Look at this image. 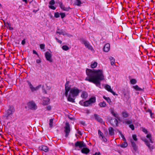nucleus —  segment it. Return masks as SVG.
Returning a JSON list of instances; mask_svg holds the SVG:
<instances>
[{"instance_id": "16", "label": "nucleus", "mask_w": 155, "mask_h": 155, "mask_svg": "<svg viewBox=\"0 0 155 155\" xmlns=\"http://www.w3.org/2000/svg\"><path fill=\"white\" fill-rule=\"evenodd\" d=\"M14 111V108L12 107H10L8 110L7 112V117L10 115L12 114Z\"/></svg>"}, {"instance_id": "1", "label": "nucleus", "mask_w": 155, "mask_h": 155, "mask_svg": "<svg viewBox=\"0 0 155 155\" xmlns=\"http://www.w3.org/2000/svg\"><path fill=\"white\" fill-rule=\"evenodd\" d=\"M86 74L88 77L85 78V80L93 83L97 86L100 87L101 81L104 79L102 70L87 69Z\"/></svg>"}, {"instance_id": "20", "label": "nucleus", "mask_w": 155, "mask_h": 155, "mask_svg": "<svg viewBox=\"0 0 155 155\" xmlns=\"http://www.w3.org/2000/svg\"><path fill=\"white\" fill-rule=\"evenodd\" d=\"M122 115L123 118H127L129 116V114L126 110H124L122 112Z\"/></svg>"}, {"instance_id": "37", "label": "nucleus", "mask_w": 155, "mask_h": 155, "mask_svg": "<svg viewBox=\"0 0 155 155\" xmlns=\"http://www.w3.org/2000/svg\"><path fill=\"white\" fill-rule=\"evenodd\" d=\"M119 133H120V135L121 137L123 138V141H126V139H125V137H124V135L122 134L121 132H119Z\"/></svg>"}, {"instance_id": "44", "label": "nucleus", "mask_w": 155, "mask_h": 155, "mask_svg": "<svg viewBox=\"0 0 155 155\" xmlns=\"http://www.w3.org/2000/svg\"><path fill=\"white\" fill-rule=\"evenodd\" d=\"M56 33L59 34V35H65L63 32L62 31L60 32L58 31H56Z\"/></svg>"}, {"instance_id": "14", "label": "nucleus", "mask_w": 155, "mask_h": 155, "mask_svg": "<svg viewBox=\"0 0 155 155\" xmlns=\"http://www.w3.org/2000/svg\"><path fill=\"white\" fill-rule=\"evenodd\" d=\"M105 88L108 91L112 93L113 95H117L116 93L114 92L113 90L111 88V87L109 85L107 84L105 86Z\"/></svg>"}, {"instance_id": "26", "label": "nucleus", "mask_w": 155, "mask_h": 155, "mask_svg": "<svg viewBox=\"0 0 155 155\" xmlns=\"http://www.w3.org/2000/svg\"><path fill=\"white\" fill-rule=\"evenodd\" d=\"M88 96V94L86 92L83 91L82 92L81 95V97L85 99Z\"/></svg>"}, {"instance_id": "7", "label": "nucleus", "mask_w": 155, "mask_h": 155, "mask_svg": "<svg viewBox=\"0 0 155 155\" xmlns=\"http://www.w3.org/2000/svg\"><path fill=\"white\" fill-rule=\"evenodd\" d=\"M75 147H78L80 148H82L86 147V145L83 141H78L75 143Z\"/></svg>"}, {"instance_id": "42", "label": "nucleus", "mask_w": 155, "mask_h": 155, "mask_svg": "<svg viewBox=\"0 0 155 155\" xmlns=\"http://www.w3.org/2000/svg\"><path fill=\"white\" fill-rule=\"evenodd\" d=\"M70 9H71V8L69 7L68 8H66L64 7V9H63L62 10H63L64 11H68Z\"/></svg>"}, {"instance_id": "60", "label": "nucleus", "mask_w": 155, "mask_h": 155, "mask_svg": "<svg viewBox=\"0 0 155 155\" xmlns=\"http://www.w3.org/2000/svg\"><path fill=\"white\" fill-rule=\"evenodd\" d=\"M86 113L87 114H89L90 113V111L88 110H86Z\"/></svg>"}, {"instance_id": "21", "label": "nucleus", "mask_w": 155, "mask_h": 155, "mask_svg": "<svg viewBox=\"0 0 155 155\" xmlns=\"http://www.w3.org/2000/svg\"><path fill=\"white\" fill-rule=\"evenodd\" d=\"M4 24L5 26H7V27L10 30H13L14 29L13 28L11 27V25L10 23H8V22H4Z\"/></svg>"}, {"instance_id": "13", "label": "nucleus", "mask_w": 155, "mask_h": 155, "mask_svg": "<svg viewBox=\"0 0 155 155\" xmlns=\"http://www.w3.org/2000/svg\"><path fill=\"white\" fill-rule=\"evenodd\" d=\"M83 43L84 44L85 46L88 49L92 51L93 50L92 46L90 44L89 42L86 41L84 40L83 41Z\"/></svg>"}, {"instance_id": "25", "label": "nucleus", "mask_w": 155, "mask_h": 155, "mask_svg": "<svg viewBox=\"0 0 155 155\" xmlns=\"http://www.w3.org/2000/svg\"><path fill=\"white\" fill-rule=\"evenodd\" d=\"M133 88H134L136 91H144V88L142 89L139 87L137 85H136L135 86H133Z\"/></svg>"}, {"instance_id": "27", "label": "nucleus", "mask_w": 155, "mask_h": 155, "mask_svg": "<svg viewBox=\"0 0 155 155\" xmlns=\"http://www.w3.org/2000/svg\"><path fill=\"white\" fill-rule=\"evenodd\" d=\"M103 98L105 99L110 104H111V101L110 98L109 97H106L105 96L103 97Z\"/></svg>"}, {"instance_id": "56", "label": "nucleus", "mask_w": 155, "mask_h": 155, "mask_svg": "<svg viewBox=\"0 0 155 155\" xmlns=\"http://www.w3.org/2000/svg\"><path fill=\"white\" fill-rule=\"evenodd\" d=\"M36 62L38 63H40L41 62V61L40 59H37L36 60Z\"/></svg>"}, {"instance_id": "48", "label": "nucleus", "mask_w": 155, "mask_h": 155, "mask_svg": "<svg viewBox=\"0 0 155 155\" xmlns=\"http://www.w3.org/2000/svg\"><path fill=\"white\" fill-rule=\"evenodd\" d=\"M130 127L132 129V130H134V127L133 124H131L129 125Z\"/></svg>"}, {"instance_id": "61", "label": "nucleus", "mask_w": 155, "mask_h": 155, "mask_svg": "<svg viewBox=\"0 0 155 155\" xmlns=\"http://www.w3.org/2000/svg\"><path fill=\"white\" fill-rule=\"evenodd\" d=\"M22 1L25 2L26 4H27L28 3V2L27 0H22Z\"/></svg>"}, {"instance_id": "34", "label": "nucleus", "mask_w": 155, "mask_h": 155, "mask_svg": "<svg viewBox=\"0 0 155 155\" xmlns=\"http://www.w3.org/2000/svg\"><path fill=\"white\" fill-rule=\"evenodd\" d=\"M62 48L65 51H67L69 49V47L67 45H64L62 47Z\"/></svg>"}, {"instance_id": "54", "label": "nucleus", "mask_w": 155, "mask_h": 155, "mask_svg": "<svg viewBox=\"0 0 155 155\" xmlns=\"http://www.w3.org/2000/svg\"><path fill=\"white\" fill-rule=\"evenodd\" d=\"M25 39L21 41V44L23 45L25 44Z\"/></svg>"}, {"instance_id": "62", "label": "nucleus", "mask_w": 155, "mask_h": 155, "mask_svg": "<svg viewBox=\"0 0 155 155\" xmlns=\"http://www.w3.org/2000/svg\"><path fill=\"white\" fill-rule=\"evenodd\" d=\"M78 133L80 135H82V133L81 131H78Z\"/></svg>"}, {"instance_id": "15", "label": "nucleus", "mask_w": 155, "mask_h": 155, "mask_svg": "<svg viewBox=\"0 0 155 155\" xmlns=\"http://www.w3.org/2000/svg\"><path fill=\"white\" fill-rule=\"evenodd\" d=\"M130 141L131 142V146L133 147V149L134 150L136 151L137 150V146L136 145L135 142L132 139H130Z\"/></svg>"}, {"instance_id": "45", "label": "nucleus", "mask_w": 155, "mask_h": 155, "mask_svg": "<svg viewBox=\"0 0 155 155\" xmlns=\"http://www.w3.org/2000/svg\"><path fill=\"white\" fill-rule=\"evenodd\" d=\"M40 48L41 49H43L45 48V45L44 44H41L40 45Z\"/></svg>"}, {"instance_id": "35", "label": "nucleus", "mask_w": 155, "mask_h": 155, "mask_svg": "<svg viewBox=\"0 0 155 155\" xmlns=\"http://www.w3.org/2000/svg\"><path fill=\"white\" fill-rule=\"evenodd\" d=\"M76 5L78 6H80L82 3L81 1L80 0H76Z\"/></svg>"}, {"instance_id": "28", "label": "nucleus", "mask_w": 155, "mask_h": 155, "mask_svg": "<svg viewBox=\"0 0 155 155\" xmlns=\"http://www.w3.org/2000/svg\"><path fill=\"white\" fill-rule=\"evenodd\" d=\"M83 104L84 106L86 107L88 106L91 105L88 100L83 102Z\"/></svg>"}, {"instance_id": "12", "label": "nucleus", "mask_w": 155, "mask_h": 155, "mask_svg": "<svg viewBox=\"0 0 155 155\" xmlns=\"http://www.w3.org/2000/svg\"><path fill=\"white\" fill-rule=\"evenodd\" d=\"M94 117L95 119L97 121L101 123L104 124V122L103 121V119L99 115L97 114H94Z\"/></svg>"}, {"instance_id": "22", "label": "nucleus", "mask_w": 155, "mask_h": 155, "mask_svg": "<svg viewBox=\"0 0 155 155\" xmlns=\"http://www.w3.org/2000/svg\"><path fill=\"white\" fill-rule=\"evenodd\" d=\"M109 134L111 135H113L114 134V129L112 127H110L108 128Z\"/></svg>"}, {"instance_id": "63", "label": "nucleus", "mask_w": 155, "mask_h": 155, "mask_svg": "<svg viewBox=\"0 0 155 155\" xmlns=\"http://www.w3.org/2000/svg\"><path fill=\"white\" fill-rule=\"evenodd\" d=\"M114 62L115 61H111L110 63L111 65H113L114 64Z\"/></svg>"}, {"instance_id": "59", "label": "nucleus", "mask_w": 155, "mask_h": 155, "mask_svg": "<svg viewBox=\"0 0 155 155\" xmlns=\"http://www.w3.org/2000/svg\"><path fill=\"white\" fill-rule=\"evenodd\" d=\"M93 155H101V153L100 152H96Z\"/></svg>"}, {"instance_id": "2", "label": "nucleus", "mask_w": 155, "mask_h": 155, "mask_svg": "<svg viewBox=\"0 0 155 155\" xmlns=\"http://www.w3.org/2000/svg\"><path fill=\"white\" fill-rule=\"evenodd\" d=\"M80 91V90L76 87L71 88L67 98L68 101L72 103L74 102L75 99L78 95Z\"/></svg>"}, {"instance_id": "50", "label": "nucleus", "mask_w": 155, "mask_h": 155, "mask_svg": "<svg viewBox=\"0 0 155 155\" xmlns=\"http://www.w3.org/2000/svg\"><path fill=\"white\" fill-rule=\"evenodd\" d=\"M49 7L51 9L53 10H55L56 9V8L53 6L52 5H49Z\"/></svg>"}, {"instance_id": "36", "label": "nucleus", "mask_w": 155, "mask_h": 155, "mask_svg": "<svg viewBox=\"0 0 155 155\" xmlns=\"http://www.w3.org/2000/svg\"><path fill=\"white\" fill-rule=\"evenodd\" d=\"M132 138L134 140L137 141V135L136 134H133L132 135Z\"/></svg>"}, {"instance_id": "51", "label": "nucleus", "mask_w": 155, "mask_h": 155, "mask_svg": "<svg viewBox=\"0 0 155 155\" xmlns=\"http://www.w3.org/2000/svg\"><path fill=\"white\" fill-rule=\"evenodd\" d=\"M55 39L56 40V41L59 43L60 44H61L62 43V41L61 40H59L58 38H55Z\"/></svg>"}, {"instance_id": "4", "label": "nucleus", "mask_w": 155, "mask_h": 155, "mask_svg": "<svg viewBox=\"0 0 155 155\" xmlns=\"http://www.w3.org/2000/svg\"><path fill=\"white\" fill-rule=\"evenodd\" d=\"M64 128V132L65 134V137H67L68 136L71 131V128L69 123L68 122L65 123Z\"/></svg>"}, {"instance_id": "6", "label": "nucleus", "mask_w": 155, "mask_h": 155, "mask_svg": "<svg viewBox=\"0 0 155 155\" xmlns=\"http://www.w3.org/2000/svg\"><path fill=\"white\" fill-rule=\"evenodd\" d=\"M70 83L69 81H67L65 84V92L64 95L66 97H68V92L71 90V86L69 85Z\"/></svg>"}, {"instance_id": "3", "label": "nucleus", "mask_w": 155, "mask_h": 155, "mask_svg": "<svg viewBox=\"0 0 155 155\" xmlns=\"http://www.w3.org/2000/svg\"><path fill=\"white\" fill-rule=\"evenodd\" d=\"M146 137L149 139L150 142L146 139H143L142 140L144 142L145 144L148 147L149 150L150 151H152L154 149V147L153 145L151 144L150 143V142L153 143H154L152 138L151 134H147L146 136Z\"/></svg>"}, {"instance_id": "52", "label": "nucleus", "mask_w": 155, "mask_h": 155, "mask_svg": "<svg viewBox=\"0 0 155 155\" xmlns=\"http://www.w3.org/2000/svg\"><path fill=\"white\" fill-rule=\"evenodd\" d=\"M33 53L34 54H36L38 56V57H39V56L38 54V53L37 52L35 51V50H33Z\"/></svg>"}, {"instance_id": "38", "label": "nucleus", "mask_w": 155, "mask_h": 155, "mask_svg": "<svg viewBox=\"0 0 155 155\" xmlns=\"http://www.w3.org/2000/svg\"><path fill=\"white\" fill-rule=\"evenodd\" d=\"M98 133L100 137H103L104 136L103 134L101 132V131L100 130H98Z\"/></svg>"}, {"instance_id": "19", "label": "nucleus", "mask_w": 155, "mask_h": 155, "mask_svg": "<svg viewBox=\"0 0 155 155\" xmlns=\"http://www.w3.org/2000/svg\"><path fill=\"white\" fill-rule=\"evenodd\" d=\"M82 153L87 154L90 152L89 149L87 148H84L81 150Z\"/></svg>"}, {"instance_id": "18", "label": "nucleus", "mask_w": 155, "mask_h": 155, "mask_svg": "<svg viewBox=\"0 0 155 155\" xmlns=\"http://www.w3.org/2000/svg\"><path fill=\"white\" fill-rule=\"evenodd\" d=\"M40 150H43L45 152H47L49 150V148L48 147L45 146H41L39 147Z\"/></svg>"}, {"instance_id": "53", "label": "nucleus", "mask_w": 155, "mask_h": 155, "mask_svg": "<svg viewBox=\"0 0 155 155\" xmlns=\"http://www.w3.org/2000/svg\"><path fill=\"white\" fill-rule=\"evenodd\" d=\"M110 60L111 61H115V60H114V58H113V57H111L110 58Z\"/></svg>"}, {"instance_id": "17", "label": "nucleus", "mask_w": 155, "mask_h": 155, "mask_svg": "<svg viewBox=\"0 0 155 155\" xmlns=\"http://www.w3.org/2000/svg\"><path fill=\"white\" fill-rule=\"evenodd\" d=\"M110 49V45L109 43L106 44L103 48L104 51L106 52H108Z\"/></svg>"}, {"instance_id": "32", "label": "nucleus", "mask_w": 155, "mask_h": 155, "mask_svg": "<svg viewBox=\"0 0 155 155\" xmlns=\"http://www.w3.org/2000/svg\"><path fill=\"white\" fill-rule=\"evenodd\" d=\"M130 82L131 84H134L136 83L137 81L135 79H133L130 80Z\"/></svg>"}, {"instance_id": "33", "label": "nucleus", "mask_w": 155, "mask_h": 155, "mask_svg": "<svg viewBox=\"0 0 155 155\" xmlns=\"http://www.w3.org/2000/svg\"><path fill=\"white\" fill-rule=\"evenodd\" d=\"M49 100H50L48 98H46V101H45L44 100V102H43V104L44 105H46L47 104H48V102H49Z\"/></svg>"}, {"instance_id": "49", "label": "nucleus", "mask_w": 155, "mask_h": 155, "mask_svg": "<svg viewBox=\"0 0 155 155\" xmlns=\"http://www.w3.org/2000/svg\"><path fill=\"white\" fill-rule=\"evenodd\" d=\"M102 140L103 141L105 142H106L107 141V139L104 136L103 137H102Z\"/></svg>"}, {"instance_id": "46", "label": "nucleus", "mask_w": 155, "mask_h": 155, "mask_svg": "<svg viewBox=\"0 0 155 155\" xmlns=\"http://www.w3.org/2000/svg\"><path fill=\"white\" fill-rule=\"evenodd\" d=\"M142 130L145 134H147L148 133L147 130L145 128H143Z\"/></svg>"}, {"instance_id": "41", "label": "nucleus", "mask_w": 155, "mask_h": 155, "mask_svg": "<svg viewBox=\"0 0 155 155\" xmlns=\"http://www.w3.org/2000/svg\"><path fill=\"white\" fill-rule=\"evenodd\" d=\"M60 14L61 15V17L62 18H64L65 16V14L64 13H60Z\"/></svg>"}, {"instance_id": "23", "label": "nucleus", "mask_w": 155, "mask_h": 155, "mask_svg": "<svg viewBox=\"0 0 155 155\" xmlns=\"http://www.w3.org/2000/svg\"><path fill=\"white\" fill-rule=\"evenodd\" d=\"M118 146L120 147H121L123 148L126 147L128 146V144L125 141H124L122 144L118 145Z\"/></svg>"}, {"instance_id": "24", "label": "nucleus", "mask_w": 155, "mask_h": 155, "mask_svg": "<svg viewBox=\"0 0 155 155\" xmlns=\"http://www.w3.org/2000/svg\"><path fill=\"white\" fill-rule=\"evenodd\" d=\"M90 103V104H92L96 102V98L95 97H93L91 98L88 100Z\"/></svg>"}, {"instance_id": "58", "label": "nucleus", "mask_w": 155, "mask_h": 155, "mask_svg": "<svg viewBox=\"0 0 155 155\" xmlns=\"http://www.w3.org/2000/svg\"><path fill=\"white\" fill-rule=\"evenodd\" d=\"M46 108L47 110H51V106H48Z\"/></svg>"}, {"instance_id": "57", "label": "nucleus", "mask_w": 155, "mask_h": 155, "mask_svg": "<svg viewBox=\"0 0 155 155\" xmlns=\"http://www.w3.org/2000/svg\"><path fill=\"white\" fill-rule=\"evenodd\" d=\"M43 87H42L43 92L45 94H46L47 92H46V91H45V90L43 88Z\"/></svg>"}, {"instance_id": "39", "label": "nucleus", "mask_w": 155, "mask_h": 155, "mask_svg": "<svg viewBox=\"0 0 155 155\" xmlns=\"http://www.w3.org/2000/svg\"><path fill=\"white\" fill-rule=\"evenodd\" d=\"M60 14L58 12H55L54 14V17L56 18H58L60 16Z\"/></svg>"}, {"instance_id": "47", "label": "nucleus", "mask_w": 155, "mask_h": 155, "mask_svg": "<svg viewBox=\"0 0 155 155\" xmlns=\"http://www.w3.org/2000/svg\"><path fill=\"white\" fill-rule=\"evenodd\" d=\"M49 3L51 5H54L55 4V2L54 0H51L49 2Z\"/></svg>"}, {"instance_id": "55", "label": "nucleus", "mask_w": 155, "mask_h": 155, "mask_svg": "<svg viewBox=\"0 0 155 155\" xmlns=\"http://www.w3.org/2000/svg\"><path fill=\"white\" fill-rule=\"evenodd\" d=\"M150 117L152 118H153L154 117L153 116V113L152 112L151 113H150Z\"/></svg>"}, {"instance_id": "64", "label": "nucleus", "mask_w": 155, "mask_h": 155, "mask_svg": "<svg viewBox=\"0 0 155 155\" xmlns=\"http://www.w3.org/2000/svg\"><path fill=\"white\" fill-rule=\"evenodd\" d=\"M147 112H149L150 113H151V112H152L151 110L150 109H148V110H147Z\"/></svg>"}, {"instance_id": "30", "label": "nucleus", "mask_w": 155, "mask_h": 155, "mask_svg": "<svg viewBox=\"0 0 155 155\" xmlns=\"http://www.w3.org/2000/svg\"><path fill=\"white\" fill-rule=\"evenodd\" d=\"M97 65V63L96 62H94L93 63L91 64V67L92 68H96Z\"/></svg>"}, {"instance_id": "31", "label": "nucleus", "mask_w": 155, "mask_h": 155, "mask_svg": "<svg viewBox=\"0 0 155 155\" xmlns=\"http://www.w3.org/2000/svg\"><path fill=\"white\" fill-rule=\"evenodd\" d=\"M53 119H51L49 120V127L51 128L53 126Z\"/></svg>"}, {"instance_id": "10", "label": "nucleus", "mask_w": 155, "mask_h": 155, "mask_svg": "<svg viewBox=\"0 0 155 155\" xmlns=\"http://www.w3.org/2000/svg\"><path fill=\"white\" fill-rule=\"evenodd\" d=\"M110 123L111 125L113 126H118V122L117 119L116 118H112L110 120Z\"/></svg>"}, {"instance_id": "11", "label": "nucleus", "mask_w": 155, "mask_h": 155, "mask_svg": "<svg viewBox=\"0 0 155 155\" xmlns=\"http://www.w3.org/2000/svg\"><path fill=\"white\" fill-rule=\"evenodd\" d=\"M110 112L114 117L117 118L119 120H120V118L118 114L117 113L114 112L113 108H110Z\"/></svg>"}, {"instance_id": "40", "label": "nucleus", "mask_w": 155, "mask_h": 155, "mask_svg": "<svg viewBox=\"0 0 155 155\" xmlns=\"http://www.w3.org/2000/svg\"><path fill=\"white\" fill-rule=\"evenodd\" d=\"M60 7L61 8L63 9L64 8V6L63 5L62 3V2H60L59 3Z\"/></svg>"}, {"instance_id": "43", "label": "nucleus", "mask_w": 155, "mask_h": 155, "mask_svg": "<svg viewBox=\"0 0 155 155\" xmlns=\"http://www.w3.org/2000/svg\"><path fill=\"white\" fill-rule=\"evenodd\" d=\"M125 123L127 124H130L132 123V121L131 120H127L125 121Z\"/></svg>"}, {"instance_id": "8", "label": "nucleus", "mask_w": 155, "mask_h": 155, "mask_svg": "<svg viewBox=\"0 0 155 155\" xmlns=\"http://www.w3.org/2000/svg\"><path fill=\"white\" fill-rule=\"evenodd\" d=\"M28 107L31 110H35L37 109V106L33 101H30L27 104Z\"/></svg>"}, {"instance_id": "9", "label": "nucleus", "mask_w": 155, "mask_h": 155, "mask_svg": "<svg viewBox=\"0 0 155 155\" xmlns=\"http://www.w3.org/2000/svg\"><path fill=\"white\" fill-rule=\"evenodd\" d=\"M45 56L46 60L50 62H52L53 61L52 58V55L50 52L47 51L45 53Z\"/></svg>"}, {"instance_id": "29", "label": "nucleus", "mask_w": 155, "mask_h": 155, "mask_svg": "<svg viewBox=\"0 0 155 155\" xmlns=\"http://www.w3.org/2000/svg\"><path fill=\"white\" fill-rule=\"evenodd\" d=\"M99 105L101 107H104L106 106V103L104 101L100 102Z\"/></svg>"}, {"instance_id": "5", "label": "nucleus", "mask_w": 155, "mask_h": 155, "mask_svg": "<svg viewBox=\"0 0 155 155\" xmlns=\"http://www.w3.org/2000/svg\"><path fill=\"white\" fill-rule=\"evenodd\" d=\"M27 82L29 88L31 89L32 92H34L35 91H37L41 87V84H40L36 86V87H34L30 81H27Z\"/></svg>"}]
</instances>
